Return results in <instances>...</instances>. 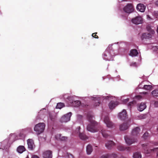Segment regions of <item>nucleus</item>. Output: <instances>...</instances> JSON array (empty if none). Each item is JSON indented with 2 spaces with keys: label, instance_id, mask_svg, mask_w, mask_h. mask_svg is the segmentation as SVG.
Masks as SVG:
<instances>
[{
  "label": "nucleus",
  "instance_id": "nucleus-47",
  "mask_svg": "<svg viewBox=\"0 0 158 158\" xmlns=\"http://www.w3.org/2000/svg\"><path fill=\"white\" fill-rule=\"evenodd\" d=\"M78 128H79V130H80V127H79Z\"/></svg>",
  "mask_w": 158,
  "mask_h": 158
},
{
  "label": "nucleus",
  "instance_id": "nucleus-37",
  "mask_svg": "<svg viewBox=\"0 0 158 158\" xmlns=\"http://www.w3.org/2000/svg\"><path fill=\"white\" fill-rule=\"evenodd\" d=\"M49 117L52 120H53L54 118L53 116L50 114H49Z\"/></svg>",
  "mask_w": 158,
  "mask_h": 158
},
{
  "label": "nucleus",
  "instance_id": "nucleus-29",
  "mask_svg": "<svg viewBox=\"0 0 158 158\" xmlns=\"http://www.w3.org/2000/svg\"><path fill=\"white\" fill-rule=\"evenodd\" d=\"M151 94L152 96L154 97H158V88L155 89L152 91Z\"/></svg>",
  "mask_w": 158,
  "mask_h": 158
},
{
  "label": "nucleus",
  "instance_id": "nucleus-40",
  "mask_svg": "<svg viewBox=\"0 0 158 158\" xmlns=\"http://www.w3.org/2000/svg\"><path fill=\"white\" fill-rule=\"evenodd\" d=\"M155 5L158 7V0L154 2Z\"/></svg>",
  "mask_w": 158,
  "mask_h": 158
},
{
  "label": "nucleus",
  "instance_id": "nucleus-45",
  "mask_svg": "<svg viewBox=\"0 0 158 158\" xmlns=\"http://www.w3.org/2000/svg\"><path fill=\"white\" fill-rule=\"evenodd\" d=\"M154 13L155 14L156 13V14H157V16H158V12H154Z\"/></svg>",
  "mask_w": 158,
  "mask_h": 158
},
{
  "label": "nucleus",
  "instance_id": "nucleus-31",
  "mask_svg": "<svg viewBox=\"0 0 158 158\" xmlns=\"http://www.w3.org/2000/svg\"><path fill=\"white\" fill-rule=\"evenodd\" d=\"M64 106V104L63 103L59 102L57 104L56 108L60 109Z\"/></svg>",
  "mask_w": 158,
  "mask_h": 158
},
{
  "label": "nucleus",
  "instance_id": "nucleus-9",
  "mask_svg": "<svg viewBox=\"0 0 158 158\" xmlns=\"http://www.w3.org/2000/svg\"><path fill=\"white\" fill-rule=\"evenodd\" d=\"M132 22L135 24H139L141 23L143 20L140 16H137L131 20Z\"/></svg>",
  "mask_w": 158,
  "mask_h": 158
},
{
  "label": "nucleus",
  "instance_id": "nucleus-17",
  "mask_svg": "<svg viewBox=\"0 0 158 158\" xmlns=\"http://www.w3.org/2000/svg\"><path fill=\"white\" fill-rule=\"evenodd\" d=\"M146 107V104L144 102H141L138 108V110L140 111H142L144 110Z\"/></svg>",
  "mask_w": 158,
  "mask_h": 158
},
{
  "label": "nucleus",
  "instance_id": "nucleus-14",
  "mask_svg": "<svg viewBox=\"0 0 158 158\" xmlns=\"http://www.w3.org/2000/svg\"><path fill=\"white\" fill-rule=\"evenodd\" d=\"M136 8L137 10H139L140 11L143 12L145 10L146 6L143 4L139 3L137 5Z\"/></svg>",
  "mask_w": 158,
  "mask_h": 158
},
{
  "label": "nucleus",
  "instance_id": "nucleus-3",
  "mask_svg": "<svg viewBox=\"0 0 158 158\" xmlns=\"http://www.w3.org/2000/svg\"><path fill=\"white\" fill-rule=\"evenodd\" d=\"M146 28L149 33H144L143 34L141 37L142 40H143L144 39H149L151 38L152 37V34H154L155 33L154 30L152 29L150 26H147Z\"/></svg>",
  "mask_w": 158,
  "mask_h": 158
},
{
  "label": "nucleus",
  "instance_id": "nucleus-43",
  "mask_svg": "<svg viewBox=\"0 0 158 158\" xmlns=\"http://www.w3.org/2000/svg\"><path fill=\"white\" fill-rule=\"evenodd\" d=\"M112 156L114 158H115V157H116L117 156V155H116L115 154H112Z\"/></svg>",
  "mask_w": 158,
  "mask_h": 158
},
{
  "label": "nucleus",
  "instance_id": "nucleus-28",
  "mask_svg": "<svg viewBox=\"0 0 158 158\" xmlns=\"http://www.w3.org/2000/svg\"><path fill=\"white\" fill-rule=\"evenodd\" d=\"M141 155L140 152H135L133 155V158H141Z\"/></svg>",
  "mask_w": 158,
  "mask_h": 158
},
{
  "label": "nucleus",
  "instance_id": "nucleus-48",
  "mask_svg": "<svg viewBox=\"0 0 158 158\" xmlns=\"http://www.w3.org/2000/svg\"><path fill=\"white\" fill-rule=\"evenodd\" d=\"M26 158H29L28 156L26 157Z\"/></svg>",
  "mask_w": 158,
  "mask_h": 158
},
{
  "label": "nucleus",
  "instance_id": "nucleus-5",
  "mask_svg": "<svg viewBox=\"0 0 158 158\" xmlns=\"http://www.w3.org/2000/svg\"><path fill=\"white\" fill-rule=\"evenodd\" d=\"M124 139L126 143L129 145L136 143L138 141L137 138H134L133 137H129L127 136H125Z\"/></svg>",
  "mask_w": 158,
  "mask_h": 158
},
{
  "label": "nucleus",
  "instance_id": "nucleus-33",
  "mask_svg": "<svg viewBox=\"0 0 158 158\" xmlns=\"http://www.w3.org/2000/svg\"><path fill=\"white\" fill-rule=\"evenodd\" d=\"M148 132H145L143 135V137L145 139H147V137L148 136Z\"/></svg>",
  "mask_w": 158,
  "mask_h": 158
},
{
  "label": "nucleus",
  "instance_id": "nucleus-36",
  "mask_svg": "<svg viewBox=\"0 0 158 158\" xmlns=\"http://www.w3.org/2000/svg\"><path fill=\"white\" fill-rule=\"evenodd\" d=\"M109 157V154H107L106 155H103L102 156L101 158H108Z\"/></svg>",
  "mask_w": 158,
  "mask_h": 158
},
{
  "label": "nucleus",
  "instance_id": "nucleus-50",
  "mask_svg": "<svg viewBox=\"0 0 158 158\" xmlns=\"http://www.w3.org/2000/svg\"><path fill=\"white\" fill-rule=\"evenodd\" d=\"M137 97H140V96H137Z\"/></svg>",
  "mask_w": 158,
  "mask_h": 158
},
{
  "label": "nucleus",
  "instance_id": "nucleus-8",
  "mask_svg": "<svg viewBox=\"0 0 158 158\" xmlns=\"http://www.w3.org/2000/svg\"><path fill=\"white\" fill-rule=\"evenodd\" d=\"M105 123L107 127H112L113 126V123L111 121L109 117L108 116H106L104 119Z\"/></svg>",
  "mask_w": 158,
  "mask_h": 158
},
{
  "label": "nucleus",
  "instance_id": "nucleus-25",
  "mask_svg": "<svg viewBox=\"0 0 158 158\" xmlns=\"http://www.w3.org/2000/svg\"><path fill=\"white\" fill-rule=\"evenodd\" d=\"M101 133L103 137L107 138L108 136V134L107 133V131L104 129H102L101 130Z\"/></svg>",
  "mask_w": 158,
  "mask_h": 158
},
{
  "label": "nucleus",
  "instance_id": "nucleus-15",
  "mask_svg": "<svg viewBox=\"0 0 158 158\" xmlns=\"http://www.w3.org/2000/svg\"><path fill=\"white\" fill-rule=\"evenodd\" d=\"M115 143L114 142L112 141H108L105 144L106 147L109 149H111L114 146Z\"/></svg>",
  "mask_w": 158,
  "mask_h": 158
},
{
  "label": "nucleus",
  "instance_id": "nucleus-26",
  "mask_svg": "<svg viewBox=\"0 0 158 158\" xmlns=\"http://www.w3.org/2000/svg\"><path fill=\"white\" fill-rule=\"evenodd\" d=\"M142 146L144 149V152L146 154L149 153V151L148 149L147 145L146 144H143Z\"/></svg>",
  "mask_w": 158,
  "mask_h": 158
},
{
  "label": "nucleus",
  "instance_id": "nucleus-11",
  "mask_svg": "<svg viewBox=\"0 0 158 158\" xmlns=\"http://www.w3.org/2000/svg\"><path fill=\"white\" fill-rule=\"evenodd\" d=\"M52 151L48 150L44 152L43 153V157L44 158H52Z\"/></svg>",
  "mask_w": 158,
  "mask_h": 158
},
{
  "label": "nucleus",
  "instance_id": "nucleus-2",
  "mask_svg": "<svg viewBox=\"0 0 158 158\" xmlns=\"http://www.w3.org/2000/svg\"><path fill=\"white\" fill-rule=\"evenodd\" d=\"M45 127L43 123H40L36 125L34 128V130L37 135H39L43 132Z\"/></svg>",
  "mask_w": 158,
  "mask_h": 158
},
{
  "label": "nucleus",
  "instance_id": "nucleus-6",
  "mask_svg": "<svg viewBox=\"0 0 158 158\" xmlns=\"http://www.w3.org/2000/svg\"><path fill=\"white\" fill-rule=\"evenodd\" d=\"M124 11L127 13H131L134 10V6L131 3H128L123 8Z\"/></svg>",
  "mask_w": 158,
  "mask_h": 158
},
{
  "label": "nucleus",
  "instance_id": "nucleus-42",
  "mask_svg": "<svg viewBox=\"0 0 158 158\" xmlns=\"http://www.w3.org/2000/svg\"><path fill=\"white\" fill-rule=\"evenodd\" d=\"M95 104V106H97L99 105L100 104V102H96Z\"/></svg>",
  "mask_w": 158,
  "mask_h": 158
},
{
  "label": "nucleus",
  "instance_id": "nucleus-13",
  "mask_svg": "<svg viewBox=\"0 0 158 158\" xmlns=\"http://www.w3.org/2000/svg\"><path fill=\"white\" fill-rule=\"evenodd\" d=\"M129 125L127 123H123L119 126V129L120 131H124L127 129Z\"/></svg>",
  "mask_w": 158,
  "mask_h": 158
},
{
  "label": "nucleus",
  "instance_id": "nucleus-27",
  "mask_svg": "<svg viewBox=\"0 0 158 158\" xmlns=\"http://www.w3.org/2000/svg\"><path fill=\"white\" fill-rule=\"evenodd\" d=\"M79 136L81 139L83 140H86L88 139L87 136L82 133H80Z\"/></svg>",
  "mask_w": 158,
  "mask_h": 158
},
{
  "label": "nucleus",
  "instance_id": "nucleus-4",
  "mask_svg": "<svg viewBox=\"0 0 158 158\" xmlns=\"http://www.w3.org/2000/svg\"><path fill=\"white\" fill-rule=\"evenodd\" d=\"M111 51H109L107 49L105 51L103 54V58L104 59L109 61L113 60L114 56L111 54Z\"/></svg>",
  "mask_w": 158,
  "mask_h": 158
},
{
  "label": "nucleus",
  "instance_id": "nucleus-30",
  "mask_svg": "<svg viewBox=\"0 0 158 158\" xmlns=\"http://www.w3.org/2000/svg\"><path fill=\"white\" fill-rule=\"evenodd\" d=\"M142 88L147 90H150L152 88V86L150 85H144Z\"/></svg>",
  "mask_w": 158,
  "mask_h": 158
},
{
  "label": "nucleus",
  "instance_id": "nucleus-21",
  "mask_svg": "<svg viewBox=\"0 0 158 158\" xmlns=\"http://www.w3.org/2000/svg\"><path fill=\"white\" fill-rule=\"evenodd\" d=\"M71 105L73 106L78 107L80 104L81 102L77 100L76 101H73L72 102H70Z\"/></svg>",
  "mask_w": 158,
  "mask_h": 158
},
{
  "label": "nucleus",
  "instance_id": "nucleus-12",
  "mask_svg": "<svg viewBox=\"0 0 158 158\" xmlns=\"http://www.w3.org/2000/svg\"><path fill=\"white\" fill-rule=\"evenodd\" d=\"M140 131V129L139 127H136L131 132L132 136H138L139 134Z\"/></svg>",
  "mask_w": 158,
  "mask_h": 158
},
{
  "label": "nucleus",
  "instance_id": "nucleus-34",
  "mask_svg": "<svg viewBox=\"0 0 158 158\" xmlns=\"http://www.w3.org/2000/svg\"><path fill=\"white\" fill-rule=\"evenodd\" d=\"M97 34V32L93 33L92 34V36L95 38L98 39V35H96Z\"/></svg>",
  "mask_w": 158,
  "mask_h": 158
},
{
  "label": "nucleus",
  "instance_id": "nucleus-44",
  "mask_svg": "<svg viewBox=\"0 0 158 158\" xmlns=\"http://www.w3.org/2000/svg\"><path fill=\"white\" fill-rule=\"evenodd\" d=\"M129 99L128 98H127L125 100V102H127L129 101Z\"/></svg>",
  "mask_w": 158,
  "mask_h": 158
},
{
  "label": "nucleus",
  "instance_id": "nucleus-18",
  "mask_svg": "<svg viewBox=\"0 0 158 158\" xmlns=\"http://www.w3.org/2000/svg\"><path fill=\"white\" fill-rule=\"evenodd\" d=\"M56 138L61 141H65L67 139V137L66 136H62L61 134H58L56 135Z\"/></svg>",
  "mask_w": 158,
  "mask_h": 158
},
{
  "label": "nucleus",
  "instance_id": "nucleus-49",
  "mask_svg": "<svg viewBox=\"0 0 158 158\" xmlns=\"http://www.w3.org/2000/svg\"><path fill=\"white\" fill-rule=\"evenodd\" d=\"M78 116H81V115H79Z\"/></svg>",
  "mask_w": 158,
  "mask_h": 158
},
{
  "label": "nucleus",
  "instance_id": "nucleus-22",
  "mask_svg": "<svg viewBox=\"0 0 158 158\" xmlns=\"http://www.w3.org/2000/svg\"><path fill=\"white\" fill-rule=\"evenodd\" d=\"M117 149L120 151H123L126 149H127L128 151H129L130 148V147H125L123 145H119L117 147Z\"/></svg>",
  "mask_w": 158,
  "mask_h": 158
},
{
  "label": "nucleus",
  "instance_id": "nucleus-19",
  "mask_svg": "<svg viewBox=\"0 0 158 158\" xmlns=\"http://www.w3.org/2000/svg\"><path fill=\"white\" fill-rule=\"evenodd\" d=\"M118 104L117 102L111 101L109 104V106L110 109H113Z\"/></svg>",
  "mask_w": 158,
  "mask_h": 158
},
{
  "label": "nucleus",
  "instance_id": "nucleus-46",
  "mask_svg": "<svg viewBox=\"0 0 158 158\" xmlns=\"http://www.w3.org/2000/svg\"><path fill=\"white\" fill-rule=\"evenodd\" d=\"M143 94H146L147 93H146V92H143Z\"/></svg>",
  "mask_w": 158,
  "mask_h": 158
},
{
  "label": "nucleus",
  "instance_id": "nucleus-41",
  "mask_svg": "<svg viewBox=\"0 0 158 158\" xmlns=\"http://www.w3.org/2000/svg\"><path fill=\"white\" fill-rule=\"evenodd\" d=\"M31 158H39V157L36 155H34L32 156Z\"/></svg>",
  "mask_w": 158,
  "mask_h": 158
},
{
  "label": "nucleus",
  "instance_id": "nucleus-32",
  "mask_svg": "<svg viewBox=\"0 0 158 158\" xmlns=\"http://www.w3.org/2000/svg\"><path fill=\"white\" fill-rule=\"evenodd\" d=\"M135 103V102L134 101L130 102L129 103L128 106L131 108V106H133L134 103Z\"/></svg>",
  "mask_w": 158,
  "mask_h": 158
},
{
  "label": "nucleus",
  "instance_id": "nucleus-16",
  "mask_svg": "<svg viewBox=\"0 0 158 158\" xmlns=\"http://www.w3.org/2000/svg\"><path fill=\"white\" fill-rule=\"evenodd\" d=\"M28 147L31 150H32L34 146L33 140L31 139H29L27 140Z\"/></svg>",
  "mask_w": 158,
  "mask_h": 158
},
{
  "label": "nucleus",
  "instance_id": "nucleus-38",
  "mask_svg": "<svg viewBox=\"0 0 158 158\" xmlns=\"http://www.w3.org/2000/svg\"><path fill=\"white\" fill-rule=\"evenodd\" d=\"M68 156L69 158H73V156L72 154H68Z\"/></svg>",
  "mask_w": 158,
  "mask_h": 158
},
{
  "label": "nucleus",
  "instance_id": "nucleus-20",
  "mask_svg": "<svg viewBox=\"0 0 158 158\" xmlns=\"http://www.w3.org/2000/svg\"><path fill=\"white\" fill-rule=\"evenodd\" d=\"M26 149L23 146H19L17 148V151L19 153H22L24 152L25 151Z\"/></svg>",
  "mask_w": 158,
  "mask_h": 158
},
{
  "label": "nucleus",
  "instance_id": "nucleus-24",
  "mask_svg": "<svg viewBox=\"0 0 158 158\" xmlns=\"http://www.w3.org/2000/svg\"><path fill=\"white\" fill-rule=\"evenodd\" d=\"M138 53L137 50L135 49L131 50L130 51V55L131 56H137Z\"/></svg>",
  "mask_w": 158,
  "mask_h": 158
},
{
  "label": "nucleus",
  "instance_id": "nucleus-7",
  "mask_svg": "<svg viewBox=\"0 0 158 158\" xmlns=\"http://www.w3.org/2000/svg\"><path fill=\"white\" fill-rule=\"evenodd\" d=\"M72 115V113L69 112L68 113L63 116L60 118V121L61 123H66L70 120Z\"/></svg>",
  "mask_w": 158,
  "mask_h": 158
},
{
  "label": "nucleus",
  "instance_id": "nucleus-35",
  "mask_svg": "<svg viewBox=\"0 0 158 158\" xmlns=\"http://www.w3.org/2000/svg\"><path fill=\"white\" fill-rule=\"evenodd\" d=\"M152 151H157V155L158 156V148H153V149L152 150Z\"/></svg>",
  "mask_w": 158,
  "mask_h": 158
},
{
  "label": "nucleus",
  "instance_id": "nucleus-1",
  "mask_svg": "<svg viewBox=\"0 0 158 158\" xmlns=\"http://www.w3.org/2000/svg\"><path fill=\"white\" fill-rule=\"evenodd\" d=\"M93 117L92 113H88L87 115V118L90 123L87 127V130L92 132H95L99 130L98 128V123L92 119Z\"/></svg>",
  "mask_w": 158,
  "mask_h": 158
},
{
  "label": "nucleus",
  "instance_id": "nucleus-39",
  "mask_svg": "<svg viewBox=\"0 0 158 158\" xmlns=\"http://www.w3.org/2000/svg\"><path fill=\"white\" fill-rule=\"evenodd\" d=\"M154 106L156 107H158V102L157 101H156L154 103Z\"/></svg>",
  "mask_w": 158,
  "mask_h": 158
},
{
  "label": "nucleus",
  "instance_id": "nucleus-10",
  "mask_svg": "<svg viewBox=\"0 0 158 158\" xmlns=\"http://www.w3.org/2000/svg\"><path fill=\"white\" fill-rule=\"evenodd\" d=\"M118 117L121 120H124L127 117L126 111L125 110H123L122 112L119 113Z\"/></svg>",
  "mask_w": 158,
  "mask_h": 158
},
{
  "label": "nucleus",
  "instance_id": "nucleus-23",
  "mask_svg": "<svg viewBox=\"0 0 158 158\" xmlns=\"http://www.w3.org/2000/svg\"><path fill=\"white\" fill-rule=\"evenodd\" d=\"M86 152L88 155L90 154L93 151L92 146L90 145H88L86 147Z\"/></svg>",
  "mask_w": 158,
  "mask_h": 158
}]
</instances>
